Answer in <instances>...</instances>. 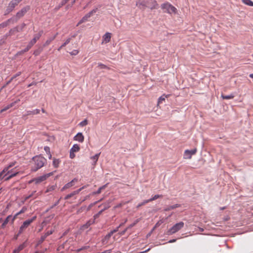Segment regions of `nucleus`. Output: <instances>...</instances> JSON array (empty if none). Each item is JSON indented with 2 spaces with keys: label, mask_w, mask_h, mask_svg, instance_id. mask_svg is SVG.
Segmentation results:
<instances>
[{
  "label": "nucleus",
  "mask_w": 253,
  "mask_h": 253,
  "mask_svg": "<svg viewBox=\"0 0 253 253\" xmlns=\"http://www.w3.org/2000/svg\"><path fill=\"white\" fill-rule=\"evenodd\" d=\"M78 53H79L78 50H76V49L73 50L72 51L70 52V54L72 55H76L78 54Z\"/></svg>",
  "instance_id": "obj_46"
},
{
  "label": "nucleus",
  "mask_w": 253,
  "mask_h": 253,
  "mask_svg": "<svg viewBox=\"0 0 253 253\" xmlns=\"http://www.w3.org/2000/svg\"><path fill=\"white\" fill-rule=\"evenodd\" d=\"M22 0H11L9 3V4L11 7L14 8Z\"/></svg>",
  "instance_id": "obj_22"
},
{
  "label": "nucleus",
  "mask_w": 253,
  "mask_h": 253,
  "mask_svg": "<svg viewBox=\"0 0 253 253\" xmlns=\"http://www.w3.org/2000/svg\"><path fill=\"white\" fill-rule=\"evenodd\" d=\"M71 38H68L66 41L58 48V50L60 51L63 47L68 44L71 41Z\"/></svg>",
  "instance_id": "obj_27"
},
{
  "label": "nucleus",
  "mask_w": 253,
  "mask_h": 253,
  "mask_svg": "<svg viewBox=\"0 0 253 253\" xmlns=\"http://www.w3.org/2000/svg\"><path fill=\"white\" fill-rule=\"evenodd\" d=\"M180 207V205L178 204H175V205H173L172 206H167L166 208H165V209H164V211H169L175 209L177 208H179Z\"/></svg>",
  "instance_id": "obj_18"
},
{
  "label": "nucleus",
  "mask_w": 253,
  "mask_h": 253,
  "mask_svg": "<svg viewBox=\"0 0 253 253\" xmlns=\"http://www.w3.org/2000/svg\"><path fill=\"white\" fill-rule=\"evenodd\" d=\"M19 172H14V173H11L10 174H9L7 177H6L5 178V181H7V180H9L10 179L12 178V177H13L14 176L17 175V174H18Z\"/></svg>",
  "instance_id": "obj_32"
},
{
  "label": "nucleus",
  "mask_w": 253,
  "mask_h": 253,
  "mask_svg": "<svg viewBox=\"0 0 253 253\" xmlns=\"http://www.w3.org/2000/svg\"><path fill=\"white\" fill-rule=\"evenodd\" d=\"M75 157V155L74 154V152H73L70 151V157L71 159H73Z\"/></svg>",
  "instance_id": "obj_51"
},
{
  "label": "nucleus",
  "mask_w": 253,
  "mask_h": 253,
  "mask_svg": "<svg viewBox=\"0 0 253 253\" xmlns=\"http://www.w3.org/2000/svg\"><path fill=\"white\" fill-rule=\"evenodd\" d=\"M33 160L34 162V166L32 168V170L34 171H36L37 170L42 168L46 162V160L44 157L41 156L34 157Z\"/></svg>",
  "instance_id": "obj_1"
},
{
  "label": "nucleus",
  "mask_w": 253,
  "mask_h": 253,
  "mask_svg": "<svg viewBox=\"0 0 253 253\" xmlns=\"http://www.w3.org/2000/svg\"><path fill=\"white\" fill-rule=\"evenodd\" d=\"M24 247L25 246L24 244L20 245L17 249H15L13 251L12 253H19L20 251L24 249Z\"/></svg>",
  "instance_id": "obj_26"
},
{
  "label": "nucleus",
  "mask_w": 253,
  "mask_h": 253,
  "mask_svg": "<svg viewBox=\"0 0 253 253\" xmlns=\"http://www.w3.org/2000/svg\"><path fill=\"white\" fill-rule=\"evenodd\" d=\"M121 227H119L118 226L117 228H116L115 229L112 230L111 231L113 232V233H115L116 232H117L118 230H119V229Z\"/></svg>",
  "instance_id": "obj_54"
},
{
  "label": "nucleus",
  "mask_w": 253,
  "mask_h": 253,
  "mask_svg": "<svg viewBox=\"0 0 253 253\" xmlns=\"http://www.w3.org/2000/svg\"><path fill=\"white\" fill-rule=\"evenodd\" d=\"M100 155V153H99L95 154L94 156L90 157V159L93 161V163L92 164L93 165H96V162L98 160Z\"/></svg>",
  "instance_id": "obj_24"
},
{
  "label": "nucleus",
  "mask_w": 253,
  "mask_h": 253,
  "mask_svg": "<svg viewBox=\"0 0 253 253\" xmlns=\"http://www.w3.org/2000/svg\"><path fill=\"white\" fill-rule=\"evenodd\" d=\"M55 186H54V185H52V186H49L47 188V189L46 190V192L47 193V192H49L50 191L54 190L55 189Z\"/></svg>",
  "instance_id": "obj_43"
},
{
  "label": "nucleus",
  "mask_w": 253,
  "mask_h": 253,
  "mask_svg": "<svg viewBox=\"0 0 253 253\" xmlns=\"http://www.w3.org/2000/svg\"><path fill=\"white\" fill-rule=\"evenodd\" d=\"M44 150L47 154L50 153V148L48 146H45L44 148Z\"/></svg>",
  "instance_id": "obj_47"
},
{
  "label": "nucleus",
  "mask_w": 253,
  "mask_h": 253,
  "mask_svg": "<svg viewBox=\"0 0 253 253\" xmlns=\"http://www.w3.org/2000/svg\"><path fill=\"white\" fill-rule=\"evenodd\" d=\"M53 174V172H49L48 173L45 174L44 175H43L42 176L38 177L35 179H34L32 180H31L30 181V183H31L32 181L35 182V183L39 184L46 179L47 178L49 177L51 175Z\"/></svg>",
  "instance_id": "obj_6"
},
{
  "label": "nucleus",
  "mask_w": 253,
  "mask_h": 253,
  "mask_svg": "<svg viewBox=\"0 0 253 253\" xmlns=\"http://www.w3.org/2000/svg\"><path fill=\"white\" fill-rule=\"evenodd\" d=\"M60 160L59 159H54L53 161V165L55 168H58L60 163Z\"/></svg>",
  "instance_id": "obj_34"
},
{
  "label": "nucleus",
  "mask_w": 253,
  "mask_h": 253,
  "mask_svg": "<svg viewBox=\"0 0 253 253\" xmlns=\"http://www.w3.org/2000/svg\"><path fill=\"white\" fill-rule=\"evenodd\" d=\"M162 197V195H155L152 198H150L148 200H149V201L150 202L152 201L155 200L157 199L158 198Z\"/></svg>",
  "instance_id": "obj_38"
},
{
  "label": "nucleus",
  "mask_w": 253,
  "mask_h": 253,
  "mask_svg": "<svg viewBox=\"0 0 253 253\" xmlns=\"http://www.w3.org/2000/svg\"><path fill=\"white\" fill-rule=\"evenodd\" d=\"M113 234V232L111 231L108 234H107L102 240V243L103 245L107 244L111 237Z\"/></svg>",
  "instance_id": "obj_15"
},
{
  "label": "nucleus",
  "mask_w": 253,
  "mask_h": 253,
  "mask_svg": "<svg viewBox=\"0 0 253 253\" xmlns=\"http://www.w3.org/2000/svg\"><path fill=\"white\" fill-rule=\"evenodd\" d=\"M165 98L163 97V96H161L159 98V100H158V103H160L161 101H163V100H165Z\"/></svg>",
  "instance_id": "obj_57"
},
{
  "label": "nucleus",
  "mask_w": 253,
  "mask_h": 253,
  "mask_svg": "<svg viewBox=\"0 0 253 253\" xmlns=\"http://www.w3.org/2000/svg\"><path fill=\"white\" fill-rule=\"evenodd\" d=\"M184 225V222L182 221L176 223L167 231V235H171L175 233L182 229Z\"/></svg>",
  "instance_id": "obj_4"
},
{
  "label": "nucleus",
  "mask_w": 253,
  "mask_h": 253,
  "mask_svg": "<svg viewBox=\"0 0 253 253\" xmlns=\"http://www.w3.org/2000/svg\"><path fill=\"white\" fill-rule=\"evenodd\" d=\"M80 150V147L78 144H74L70 149V151L73 152H77Z\"/></svg>",
  "instance_id": "obj_29"
},
{
  "label": "nucleus",
  "mask_w": 253,
  "mask_h": 253,
  "mask_svg": "<svg viewBox=\"0 0 253 253\" xmlns=\"http://www.w3.org/2000/svg\"><path fill=\"white\" fill-rule=\"evenodd\" d=\"M27 210V208L26 207H23L22 209L17 213H16L12 217V223L13 222V221H14V220L16 219V218L17 217V216L21 214V213H23L24 212H25Z\"/></svg>",
  "instance_id": "obj_19"
},
{
  "label": "nucleus",
  "mask_w": 253,
  "mask_h": 253,
  "mask_svg": "<svg viewBox=\"0 0 253 253\" xmlns=\"http://www.w3.org/2000/svg\"><path fill=\"white\" fill-rule=\"evenodd\" d=\"M106 185H104L100 187L96 192H93L92 194L93 195L100 194L101 193L102 190L105 189V188L106 187Z\"/></svg>",
  "instance_id": "obj_36"
},
{
  "label": "nucleus",
  "mask_w": 253,
  "mask_h": 253,
  "mask_svg": "<svg viewBox=\"0 0 253 253\" xmlns=\"http://www.w3.org/2000/svg\"><path fill=\"white\" fill-rule=\"evenodd\" d=\"M161 224V223H160V222H158L155 225V226L153 227V229L151 231V232L154 231L155 230V229L158 227L159 226H160V225Z\"/></svg>",
  "instance_id": "obj_52"
},
{
  "label": "nucleus",
  "mask_w": 253,
  "mask_h": 253,
  "mask_svg": "<svg viewBox=\"0 0 253 253\" xmlns=\"http://www.w3.org/2000/svg\"><path fill=\"white\" fill-rule=\"evenodd\" d=\"M127 222V219H126L124 221V222H122L121 223L120 225H119V227H122V226H123L124 225L125 223H126V222Z\"/></svg>",
  "instance_id": "obj_60"
},
{
  "label": "nucleus",
  "mask_w": 253,
  "mask_h": 253,
  "mask_svg": "<svg viewBox=\"0 0 253 253\" xmlns=\"http://www.w3.org/2000/svg\"><path fill=\"white\" fill-rule=\"evenodd\" d=\"M140 221V219H137L136 220H135L134 221V222L130 224L128 227H127V228L129 229V228H132V227H133L134 226H135L139 221Z\"/></svg>",
  "instance_id": "obj_41"
},
{
  "label": "nucleus",
  "mask_w": 253,
  "mask_h": 253,
  "mask_svg": "<svg viewBox=\"0 0 253 253\" xmlns=\"http://www.w3.org/2000/svg\"><path fill=\"white\" fill-rule=\"evenodd\" d=\"M43 33V31H40L38 34L34 35V38L30 42L27 47L23 50V52L28 51L32 46L36 42Z\"/></svg>",
  "instance_id": "obj_5"
},
{
  "label": "nucleus",
  "mask_w": 253,
  "mask_h": 253,
  "mask_svg": "<svg viewBox=\"0 0 253 253\" xmlns=\"http://www.w3.org/2000/svg\"><path fill=\"white\" fill-rule=\"evenodd\" d=\"M87 124V121L86 120H84L83 121H82L80 124L79 125L81 126H86Z\"/></svg>",
  "instance_id": "obj_44"
},
{
  "label": "nucleus",
  "mask_w": 253,
  "mask_h": 253,
  "mask_svg": "<svg viewBox=\"0 0 253 253\" xmlns=\"http://www.w3.org/2000/svg\"><path fill=\"white\" fill-rule=\"evenodd\" d=\"M15 164V162H12L10 163L7 167L10 169L13 167Z\"/></svg>",
  "instance_id": "obj_56"
},
{
  "label": "nucleus",
  "mask_w": 253,
  "mask_h": 253,
  "mask_svg": "<svg viewBox=\"0 0 253 253\" xmlns=\"http://www.w3.org/2000/svg\"><path fill=\"white\" fill-rule=\"evenodd\" d=\"M97 8L94 9L90 11L89 12L85 15L82 19L79 22L77 26H78L79 25L83 23H84L88 20V19L92 15H93L96 11Z\"/></svg>",
  "instance_id": "obj_7"
},
{
  "label": "nucleus",
  "mask_w": 253,
  "mask_h": 253,
  "mask_svg": "<svg viewBox=\"0 0 253 253\" xmlns=\"http://www.w3.org/2000/svg\"><path fill=\"white\" fill-rule=\"evenodd\" d=\"M111 34L110 33H106L103 37L102 42L108 43L111 40Z\"/></svg>",
  "instance_id": "obj_17"
},
{
  "label": "nucleus",
  "mask_w": 253,
  "mask_h": 253,
  "mask_svg": "<svg viewBox=\"0 0 253 253\" xmlns=\"http://www.w3.org/2000/svg\"><path fill=\"white\" fill-rule=\"evenodd\" d=\"M13 9H14V8L13 7H11L10 5L8 4V6L7 7V8L6 9V10L4 11V15H7L10 12L12 11L13 10Z\"/></svg>",
  "instance_id": "obj_28"
},
{
  "label": "nucleus",
  "mask_w": 253,
  "mask_h": 253,
  "mask_svg": "<svg viewBox=\"0 0 253 253\" xmlns=\"http://www.w3.org/2000/svg\"><path fill=\"white\" fill-rule=\"evenodd\" d=\"M19 101H20V100L18 99V100L15 101L14 102L10 103V104H8V105L5 106L4 108H3L2 109H1L0 111V114L2 112H4V111H5L7 110L8 109H9L11 107H13L16 103H17Z\"/></svg>",
  "instance_id": "obj_16"
},
{
  "label": "nucleus",
  "mask_w": 253,
  "mask_h": 253,
  "mask_svg": "<svg viewBox=\"0 0 253 253\" xmlns=\"http://www.w3.org/2000/svg\"><path fill=\"white\" fill-rule=\"evenodd\" d=\"M36 216H34L32 218L29 219L24 221L23 224L20 227L18 234L15 237V239H17V237L19 236L24 231V230L26 228H27L29 226V225L36 219Z\"/></svg>",
  "instance_id": "obj_2"
},
{
  "label": "nucleus",
  "mask_w": 253,
  "mask_h": 253,
  "mask_svg": "<svg viewBox=\"0 0 253 253\" xmlns=\"http://www.w3.org/2000/svg\"><path fill=\"white\" fill-rule=\"evenodd\" d=\"M75 191V194L77 195V194H78L79 193V192H80V190L79 189L77 190H76V191Z\"/></svg>",
  "instance_id": "obj_64"
},
{
  "label": "nucleus",
  "mask_w": 253,
  "mask_h": 253,
  "mask_svg": "<svg viewBox=\"0 0 253 253\" xmlns=\"http://www.w3.org/2000/svg\"><path fill=\"white\" fill-rule=\"evenodd\" d=\"M244 3L249 6H253V1L251 0H242Z\"/></svg>",
  "instance_id": "obj_33"
},
{
  "label": "nucleus",
  "mask_w": 253,
  "mask_h": 253,
  "mask_svg": "<svg viewBox=\"0 0 253 253\" xmlns=\"http://www.w3.org/2000/svg\"><path fill=\"white\" fill-rule=\"evenodd\" d=\"M127 229H128V228H126L124 230L122 231L121 233H120V234L121 235H124L125 234V233L126 232V231L127 230Z\"/></svg>",
  "instance_id": "obj_58"
},
{
  "label": "nucleus",
  "mask_w": 253,
  "mask_h": 253,
  "mask_svg": "<svg viewBox=\"0 0 253 253\" xmlns=\"http://www.w3.org/2000/svg\"><path fill=\"white\" fill-rule=\"evenodd\" d=\"M29 9V7H23L21 9V10L19 11L16 13L15 16L11 17V18H16L17 19V21L19 18H20L24 15V14L27 12Z\"/></svg>",
  "instance_id": "obj_8"
},
{
  "label": "nucleus",
  "mask_w": 253,
  "mask_h": 253,
  "mask_svg": "<svg viewBox=\"0 0 253 253\" xmlns=\"http://www.w3.org/2000/svg\"><path fill=\"white\" fill-rule=\"evenodd\" d=\"M17 22L16 18H9L6 21L0 24V29L7 27L10 23H14Z\"/></svg>",
  "instance_id": "obj_9"
},
{
  "label": "nucleus",
  "mask_w": 253,
  "mask_h": 253,
  "mask_svg": "<svg viewBox=\"0 0 253 253\" xmlns=\"http://www.w3.org/2000/svg\"><path fill=\"white\" fill-rule=\"evenodd\" d=\"M94 219H90L85 224H84L83 226L84 228H87L89 227L91 225L93 224L95 222Z\"/></svg>",
  "instance_id": "obj_23"
},
{
  "label": "nucleus",
  "mask_w": 253,
  "mask_h": 253,
  "mask_svg": "<svg viewBox=\"0 0 253 253\" xmlns=\"http://www.w3.org/2000/svg\"><path fill=\"white\" fill-rule=\"evenodd\" d=\"M98 66L100 69L107 68V66L102 63H98Z\"/></svg>",
  "instance_id": "obj_49"
},
{
  "label": "nucleus",
  "mask_w": 253,
  "mask_h": 253,
  "mask_svg": "<svg viewBox=\"0 0 253 253\" xmlns=\"http://www.w3.org/2000/svg\"><path fill=\"white\" fill-rule=\"evenodd\" d=\"M78 179L77 178H74L72 181L66 184L61 189V191H63L66 189H68L73 186L75 182H77Z\"/></svg>",
  "instance_id": "obj_13"
},
{
  "label": "nucleus",
  "mask_w": 253,
  "mask_h": 253,
  "mask_svg": "<svg viewBox=\"0 0 253 253\" xmlns=\"http://www.w3.org/2000/svg\"><path fill=\"white\" fill-rule=\"evenodd\" d=\"M147 0H138L136 3V5L140 9H144L147 6Z\"/></svg>",
  "instance_id": "obj_12"
},
{
  "label": "nucleus",
  "mask_w": 253,
  "mask_h": 253,
  "mask_svg": "<svg viewBox=\"0 0 253 253\" xmlns=\"http://www.w3.org/2000/svg\"><path fill=\"white\" fill-rule=\"evenodd\" d=\"M103 211V210H101L97 213L95 214L93 216L94 219H95L97 218L98 217H99V216L102 213Z\"/></svg>",
  "instance_id": "obj_45"
},
{
  "label": "nucleus",
  "mask_w": 253,
  "mask_h": 253,
  "mask_svg": "<svg viewBox=\"0 0 253 253\" xmlns=\"http://www.w3.org/2000/svg\"><path fill=\"white\" fill-rule=\"evenodd\" d=\"M40 110L39 109H36L32 111H27L26 113L24 116L30 115H36L40 113Z\"/></svg>",
  "instance_id": "obj_21"
},
{
  "label": "nucleus",
  "mask_w": 253,
  "mask_h": 253,
  "mask_svg": "<svg viewBox=\"0 0 253 253\" xmlns=\"http://www.w3.org/2000/svg\"><path fill=\"white\" fill-rule=\"evenodd\" d=\"M19 32V27H15V28L11 29L9 31V35H13L15 32Z\"/></svg>",
  "instance_id": "obj_31"
},
{
  "label": "nucleus",
  "mask_w": 253,
  "mask_h": 253,
  "mask_svg": "<svg viewBox=\"0 0 253 253\" xmlns=\"http://www.w3.org/2000/svg\"><path fill=\"white\" fill-rule=\"evenodd\" d=\"M97 203V202H95V203H94L93 204H90V205L89 206L88 208V210H89V209H90V208H91L93 205H95Z\"/></svg>",
  "instance_id": "obj_62"
},
{
  "label": "nucleus",
  "mask_w": 253,
  "mask_h": 253,
  "mask_svg": "<svg viewBox=\"0 0 253 253\" xmlns=\"http://www.w3.org/2000/svg\"><path fill=\"white\" fill-rule=\"evenodd\" d=\"M53 233L52 231L50 230V231H48L47 232H46L44 234L45 236L46 237H47L48 236L52 234Z\"/></svg>",
  "instance_id": "obj_50"
},
{
  "label": "nucleus",
  "mask_w": 253,
  "mask_h": 253,
  "mask_svg": "<svg viewBox=\"0 0 253 253\" xmlns=\"http://www.w3.org/2000/svg\"><path fill=\"white\" fill-rule=\"evenodd\" d=\"M75 195H76V194H75V191H73L71 193L66 195V197H65V200H68V199H70V198L72 197L73 196H74Z\"/></svg>",
  "instance_id": "obj_42"
},
{
  "label": "nucleus",
  "mask_w": 253,
  "mask_h": 253,
  "mask_svg": "<svg viewBox=\"0 0 253 253\" xmlns=\"http://www.w3.org/2000/svg\"><path fill=\"white\" fill-rule=\"evenodd\" d=\"M161 8L164 10L165 12H167L170 14H175L177 11L176 8L170 3L167 2L161 5Z\"/></svg>",
  "instance_id": "obj_3"
},
{
  "label": "nucleus",
  "mask_w": 253,
  "mask_h": 253,
  "mask_svg": "<svg viewBox=\"0 0 253 253\" xmlns=\"http://www.w3.org/2000/svg\"><path fill=\"white\" fill-rule=\"evenodd\" d=\"M69 0H63L59 5L55 8L56 10L59 9L60 7L65 5Z\"/></svg>",
  "instance_id": "obj_30"
},
{
  "label": "nucleus",
  "mask_w": 253,
  "mask_h": 253,
  "mask_svg": "<svg viewBox=\"0 0 253 253\" xmlns=\"http://www.w3.org/2000/svg\"><path fill=\"white\" fill-rule=\"evenodd\" d=\"M56 35L51 37H50L44 43V44H43V46H46L48 45H49L50 42L53 41L56 38Z\"/></svg>",
  "instance_id": "obj_25"
},
{
  "label": "nucleus",
  "mask_w": 253,
  "mask_h": 253,
  "mask_svg": "<svg viewBox=\"0 0 253 253\" xmlns=\"http://www.w3.org/2000/svg\"><path fill=\"white\" fill-rule=\"evenodd\" d=\"M21 74V72H18L17 74H16L15 75H14L11 78V80H13L14 79H15V78H16L17 77H18Z\"/></svg>",
  "instance_id": "obj_48"
},
{
  "label": "nucleus",
  "mask_w": 253,
  "mask_h": 253,
  "mask_svg": "<svg viewBox=\"0 0 253 253\" xmlns=\"http://www.w3.org/2000/svg\"><path fill=\"white\" fill-rule=\"evenodd\" d=\"M197 152V149L194 148L192 150H186L184 152V158L185 159H190L191 156L196 154Z\"/></svg>",
  "instance_id": "obj_10"
},
{
  "label": "nucleus",
  "mask_w": 253,
  "mask_h": 253,
  "mask_svg": "<svg viewBox=\"0 0 253 253\" xmlns=\"http://www.w3.org/2000/svg\"><path fill=\"white\" fill-rule=\"evenodd\" d=\"M150 202L149 201V200H144L142 202H141V203H139L136 207L137 208H140V207L145 205L146 204Z\"/></svg>",
  "instance_id": "obj_40"
},
{
  "label": "nucleus",
  "mask_w": 253,
  "mask_h": 253,
  "mask_svg": "<svg viewBox=\"0 0 253 253\" xmlns=\"http://www.w3.org/2000/svg\"><path fill=\"white\" fill-rule=\"evenodd\" d=\"M11 35H9V32H8V33H6V34L4 35V39H6L8 37L10 36H11Z\"/></svg>",
  "instance_id": "obj_61"
},
{
  "label": "nucleus",
  "mask_w": 253,
  "mask_h": 253,
  "mask_svg": "<svg viewBox=\"0 0 253 253\" xmlns=\"http://www.w3.org/2000/svg\"><path fill=\"white\" fill-rule=\"evenodd\" d=\"M60 200H58L56 202H55L51 207L50 209L53 208L54 207L56 206L59 203Z\"/></svg>",
  "instance_id": "obj_53"
},
{
  "label": "nucleus",
  "mask_w": 253,
  "mask_h": 253,
  "mask_svg": "<svg viewBox=\"0 0 253 253\" xmlns=\"http://www.w3.org/2000/svg\"><path fill=\"white\" fill-rule=\"evenodd\" d=\"M151 9H157L158 7V4L155 0H147V6Z\"/></svg>",
  "instance_id": "obj_11"
},
{
  "label": "nucleus",
  "mask_w": 253,
  "mask_h": 253,
  "mask_svg": "<svg viewBox=\"0 0 253 253\" xmlns=\"http://www.w3.org/2000/svg\"><path fill=\"white\" fill-rule=\"evenodd\" d=\"M12 216L11 215H9L7 216V217L5 219V220L3 221V222L1 224L0 228L1 229H4L6 226V225L8 223V222L10 220L12 221Z\"/></svg>",
  "instance_id": "obj_20"
},
{
  "label": "nucleus",
  "mask_w": 253,
  "mask_h": 253,
  "mask_svg": "<svg viewBox=\"0 0 253 253\" xmlns=\"http://www.w3.org/2000/svg\"><path fill=\"white\" fill-rule=\"evenodd\" d=\"M46 238V237L44 235L42 236L41 237L40 239L38 241V243H37V246L41 244L44 241V240Z\"/></svg>",
  "instance_id": "obj_39"
},
{
  "label": "nucleus",
  "mask_w": 253,
  "mask_h": 253,
  "mask_svg": "<svg viewBox=\"0 0 253 253\" xmlns=\"http://www.w3.org/2000/svg\"><path fill=\"white\" fill-rule=\"evenodd\" d=\"M25 26H26V24L25 23H23L21 25L20 28H19V31H22L23 30V29L25 27Z\"/></svg>",
  "instance_id": "obj_55"
},
{
  "label": "nucleus",
  "mask_w": 253,
  "mask_h": 253,
  "mask_svg": "<svg viewBox=\"0 0 253 253\" xmlns=\"http://www.w3.org/2000/svg\"><path fill=\"white\" fill-rule=\"evenodd\" d=\"M74 140L76 141H78L80 142H83L84 141V136L83 135L82 133L78 132L74 138Z\"/></svg>",
  "instance_id": "obj_14"
},
{
  "label": "nucleus",
  "mask_w": 253,
  "mask_h": 253,
  "mask_svg": "<svg viewBox=\"0 0 253 253\" xmlns=\"http://www.w3.org/2000/svg\"><path fill=\"white\" fill-rule=\"evenodd\" d=\"M176 241V239H172V240H170L169 241V243H174L175 242V241Z\"/></svg>",
  "instance_id": "obj_63"
},
{
  "label": "nucleus",
  "mask_w": 253,
  "mask_h": 253,
  "mask_svg": "<svg viewBox=\"0 0 253 253\" xmlns=\"http://www.w3.org/2000/svg\"><path fill=\"white\" fill-rule=\"evenodd\" d=\"M6 176V174L4 175L3 173H2L1 172H0V179H2L5 177Z\"/></svg>",
  "instance_id": "obj_59"
},
{
  "label": "nucleus",
  "mask_w": 253,
  "mask_h": 253,
  "mask_svg": "<svg viewBox=\"0 0 253 253\" xmlns=\"http://www.w3.org/2000/svg\"><path fill=\"white\" fill-rule=\"evenodd\" d=\"M9 169V168L8 167H6L3 169L1 171V172L3 173L4 175L6 174V175L7 174L10 173L11 172V171L8 170Z\"/></svg>",
  "instance_id": "obj_35"
},
{
  "label": "nucleus",
  "mask_w": 253,
  "mask_h": 253,
  "mask_svg": "<svg viewBox=\"0 0 253 253\" xmlns=\"http://www.w3.org/2000/svg\"><path fill=\"white\" fill-rule=\"evenodd\" d=\"M221 97L223 99H232L234 97V96L231 94L230 95H222Z\"/></svg>",
  "instance_id": "obj_37"
}]
</instances>
